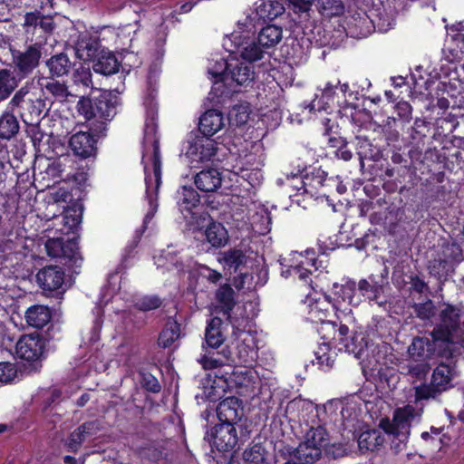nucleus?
Returning <instances> with one entry per match:
<instances>
[{"instance_id": "f257e3e1", "label": "nucleus", "mask_w": 464, "mask_h": 464, "mask_svg": "<svg viewBox=\"0 0 464 464\" xmlns=\"http://www.w3.org/2000/svg\"><path fill=\"white\" fill-rule=\"evenodd\" d=\"M120 98L110 91L96 89L89 96L80 97L76 109L83 116L89 130L105 134L107 125L117 114Z\"/></svg>"}, {"instance_id": "f03ea898", "label": "nucleus", "mask_w": 464, "mask_h": 464, "mask_svg": "<svg viewBox=\"0 0 464 464\" xmlns=\"http://www.w3.org/2000/svg\"><path fill=\"white\" fill-rule=\"evenodd\" d=\"M317 333L323 340L322 343L355 356L361 355L366 346L363 334L351 332L340 319L339 322L327 320L320 323Z\"/></svg>"}, {"instance_id": "7ed1b4c3", "label": "nucleus", "mask_w": 464, "mask_h": 464, "mask_svg": "<svg viewBox=\"0 0 464 464\" xmlns=\"http://www.w3.org/2000/svg\"><path fill=\"white\" fill-rule=\"evenodd\" d=\"M461 325V309L457 305L446 304L444 308L439 314V322L430 333V336L435 341L440 342L446 348L441 350V353L446 359L454 356L455 344L454 338L460 330Z\"/></svg>"}, {"instance_id": "20e7f679", "label": "nucleus", "mask_w": 464, "mask_h": 464, "mask_svg": "<svg viewBox=\"0 0 464 464\" xmlns=\"http://www.w3.org/2000/svg\"><path fill=\"white\" fill-rule=\"evenodd\" d=\"M353 95V92H350L347 82L342 84L340 80H336V82H329L322 90L321 97L318 98V95H316L308 107L310 111H327L334 106L343 109L347 107L356 109L358 105L351 100Z\"/></svg>"}, {"instance_id": "39448f33", "label": "nucleus", "mask_w": 464, "mask_h": 464, "mask_svg": "<svg viewBox=\"0 0 464 464\" xmlns=\"http://www.w3.org/2000/svg\"><path fill=\"white\" fill-rule=\"evenodd\" d=\"M462 258V249L456 242L445 241L437 256L430 261V274L438 279L439 290L442 291L445 282L455 270L456 264Z\"/></svg>"}, {"instance_id": "423d86ee", "label": "nucleus", "mask_w": 464, "mask_h": 464, "mask_svg": "<svg viewBox=\"0 0 464 464\" xmlns=\"http://www.w3.org/2000/svg\"><path fill=\"white\" fill-rule=\"evenodd\" d=\"M44 50V41L27 39L23 50L10 48L14 72L18 80L28 77L40 64Z\"/></svg>"}, {"instance_id": "0eeeda50", "label": "nucleus", "mask_w": 464, "mask_h": 464, "mask_svg": "<svg viewBox=\"0 0 464 464\" xmlns=\"http://www.w3.org/2000/svg\"><path fill=\"white\" fill-rule=\"evenodd\" d=\"M254 79L253 65L231 56L224 87L218 93V102L230 97L235 92H239L238 87H247L253 82Z\"/></svg>"}, {"instance_id": "6e6552de", "label": "nucleus", "mask_w": 464, "mask_h": 464, "mask_svg": "<svg viewBox=\"0 0 464 464\" xmlns=\"http://www.w3.org/2000/svg\"><path fill=\"white\" fill-rule=\"evenodd\" d=\"M296 170L286 172L285 176L287 179H295L297 176L300 177L299 183L301 188H297L298 190H303V193H306L313 196L318 197L319 191L324 184V179L325 178V171L321 167L306 166L297 160L296 165L294 167Z\"/></svg>"}, {"instance_id": "1a4fd4ad", "label": "nucleus", "mask_w": 464, "mask_h": 464, "mask_svg": "<svg viewBox=\"0 0 464 464\" xmlns=\"http://www.w3.org/2000/svg\"><path fill=\"white\" fill-rule=\"evenodd\" d=\"M211 446L212 451L227 453L234 450L239 442L237 426L233 423H218L214 425L205 435Z\"/></svg>"}, {"instance_id": "9d476101", "label": "nucleus", "mask_w": 464, "mask_h": 464, "mask_svg": "<svg viewBox=\"0 0 464 464\" xmlns=\"http://www.w3.org/2000/svg\"><path fill=\"white\" fill-rule=\"evenodd\" d=\"M48 340L42 334L22 335L16 343V355L28 362H39L45 358Z\"/></svg>"}, {"instance_id": "9b49d317", "label": "nucleus", "mask_w": 464, "mask_h": 464, "mask_svg": "<svg viewBox=\"0 0 464 464\" xmlns=\"http://www.w3.org/2000/svg\"><path fill=\"white\" fill-rule=\"evenodd\" d=\"M46 253L52 257H62L70 265H78L82 261L79 251V237L64 240L63 237L48 238L45 242Z\"/></svg>"}, {"instance_id": "f8f14e48", "label": "nucleus", "mask_w": 464, "mask_h": 464, "mask_svg": "<svg viewBox=\"0 0 464 464\" xmlns=\"http://www.w3.org/2000/svg\"><path fill=\"white\" fill-rule=\"evenodd\" d=\"M188 143L186 156L191 164L211 160L218 150L217 142L212 138L193 131L189 134Z\"/></svg>"}, {"instance_id": "ddd939ff", "label": "nucleus", "mask_w": 464, "mask_h": 464, "mask_svg": "<svg viewBox=\"0 0 464 464\" xmlns=\"http://www.w3.org/2000/svg\"><path fill=\"white\" fill-rule=\"evenodd\" d=\"M217 417L221 423H233L240 430L241 438H244L249 432L246 426L238 423L244 416V407L242 400L235 396H229L222 400L216 409Z\"/></svg>"}, {"instance_id": "4468645a", "label": "nucleus", "mask_w": 464, "mask_h": 464, "mask_svg": "<svg viewBox=\"0 0 464 464\" xmlns=\"http://www.w3.org/2000/svg\"><path fill=\"white\" fill-rule=\"evenodd\" d=\"M151 169L144 164L145 184H146V197L152 204L153 199L157 198L160 187L161 185V156L160 150V143L154 140L152 144V155L150 157Z\"/></svg>"}, {"instance_id": "2eb2a0df", "label": "nucleus", "mask_w": 464, "mask_h": 464, "mask_svg": "<svg viewBox=\"0 0 464 464\" xmlns=\"http://www.w3.org/2000/svg\"><path fill=\"white\" fill-rule=\"evenodd\" d=\"M231 49L227 51L231 54H238L242 62L249 63L260 60L263 57V51L256 44L255 40L248 34L234 32L228 38Z\"/></svg>"}, {"instance_id": "dca6fc26", "label": "nucleus", "mask_w": 464, "mask_h": 464, "mask_svg": "<svg viewBox=\"0 0 464 464\" xmlns=\"http://www.w3.org/2000/svg\"><path fill=\"white\" fill-rule=\"evenodd\" d=\"M104 134H96L93 131H78L69 140V148L73 155L81 160L95 158L97 154V141Z\"/></svg>"}, {"instance_id": "f3484780", "label": "nucleus", "mask_w": 464, "mask_h": 464, "mask_svg": "<svg viewBox=\"0 0 464 464\" xmlns=\"http://www.w3.org/2000/svg\"><path fill=\"white\" fill-rule=\"evenodd\" d=\"M319 253L314 248H307L304 252H295L293 254L289 268L298 276V277L306 281L313 271L318 269Z\"/></svg>"}, {"instance_id": "a211bd4d", "label": "nucleus", "mask_w": 464, "mask_h": 464, "mask_svg": "<svg viewBox=\"0 0 464 464\" xmlns=\"http://www.w3.org/2000/svg\"><path fill=\"white\" fill-rule=\"evenodd\" d=\"M346 310H349V314L352 312V309L347 307L342 309L336 302L333 301L332 295L324 294L322 298L316 299L309 305L308 315L311 321L322 323L327 321L328 316L334 311L339 320L338 313L345 314Z\"/></svg>"}, {"instance_id": "6ab92c4d", "label": "nucleus", "mask_w": 464, "mask_h": 464, "mask_svg": "<svg viewBox=\"0 0 464 464\" xmlns=\"http://www.w3.org/2000/svg\"><path fill=\"white\" fill-rule=\"evenodd\" d=\"M65 273L59 266H46L36 274V281L44 291L53 292L62 288Z\"/></svg>"}, {"instance_id": "aec40b11", "label": "nucleus", "mask_w": 464, "mask_h": 464, "mask_svg": "<svg viewBox=\"0 0 464 464\" xmlns=\"http://www.w3.org/2000/svg\"><path fill=\"white\" fill-rule=\"evenodd\" d=\"M177 205L184 218H197L196 212L200 202L199 194L191 186H182L177 190Z\"/></svg>"}, {"instance_id": "412c9836", "label": "nucleus", "mask_w": 464, "mask_h": 464, "mask_svg": "<svg viewBox=\"0 0 464 464\" xmlns=\"http://www.w3.org/2000/svg\"><path fill=\"white\" fill-rule=\"evenodd\" d=\"M443 348H446V345H442L440 342L435 341L432 337H414L409 347V353L411 356L420 358H431L432 356L445 358L440 354Z\"/></svg>"}, {"instance_id": "4be33fe9", "label": "nucleus", "mask_w": 464, "mask_h": 464, "mask_svg": "<svg viewBox=\"0 0 464 464\" xmlns=\"http://www.w3.org/2000/svg\"><path fill=\"white\" fill-rule=\"evenodd\" d=\"M435 136V130L431 121L426 119L416 118L410 131L411 143L420 150L425 145H430Z\"/></svg>"}, {"instance_id": "5701e85b", "label": "nucleus", "mask_w": 464, "mask_h": 464, "mask_svg": "<svg viewBox=\"0 0 464 464\" xmlns=\"http://www.w3.org/2000/svg\"><path fill=\"white\" fill-rule=\"evenodd\" d=\"M226 324L218 316L211 318L205 329L204 345L211 349H218L226 341V330L227 328Z\"/></svg>"}, {"instance_id": "b1692460", "label": "nucleus", "mask_w": 464, "mask_h": 464, "mask_svg": "<svg viewBox=\"0 0 464 464\" xmlns=\"http://www.w3.org/2000/svg\"><path fill=\"white\" fill-rule=\"evenodd\" d=\"M332 294L333 301L336 302L340 307H342L343 303L357 306L362 301L360 295L357 294L356 283L353 280H347L343 284L334 283Z\"/></svg>"}, {"instance_id": "393cba45", "label": "nucleus", "mask_w": 464, "mask_h": 464, "mask_svg": "<svg viewBox=\"0 0 464 464\" xmlns=\"http://www.w3.org/2000/svg\"><path fill=\"white\" fill-rule=\"evenodd\" d=\"M202 349L204 353L200 354L198 362L206 371L218 369L225 365L231 357V352L227 347L218 351V349L208 348L202 343Z\"/></svg>"}, {"instance_id": "a878e982", "label": "nucleus", "mask_w": 464, "mask_h": 464, "mask_svg": "<svg viewBox=\"0 0 464 464\" xmlns=\"http://www.w3.org/2000/svg\"><path fill=\"white\" fill-rule=\"evenodd\" d=\"M194 183L200 191L215 192L221 187L222 173L218 168H205L196 174Z\"/></svg>"}, {"instance_id": "bb28decb", "label": "nucleus", "mask_w": 464, "mask_h": 464, "mask_svg": "<svg viewBox=\"0 0 464 464\" xmlns=\"http://www.w3.org/2000/svg\"><path fill=\"white\" fill-rule=\"evenodd\" d=\"M284 0H262L256 8L257 24H265L275 20L285 11Z\"/></svg>"}, {"instance_id": "cd10ccee", "label": "nucleus", "mask_w": 464, "mask_h": 464, "mask_svg": "<svg viewBox=\"0 0 464 464\" xmlns=\"http://www.w3.org/2000/svg\"><path fill=\"white\" fill-rule=\"evenodd\" d=\"M223 120V114L218 110H208L199 118L198 130L196 133L212 138L224 126Z\"/></svg>"}, {"instance_id": "c85d7f7f", "label": "nucleus", "mask_w": 464, "mask_h": 464, "mask_svg": "<svg viewBox=\"0 0 464 464\" xmlns=\"http://www.w3.org/2000/svg\"><path fill=\"white\" fill-rule=\"evenodd\" d=\"M215 300L217 303V310L229 320L231 312L237 304L236 293L232 285L228 283L220 285L215 292Z\"/></svg>"}, {"instance_id": "c756f323", "label": "nucleus", "mask_w": 464, "mask_h": 464, "mask_svg": "<svg viewBox=\"0 0 464 464\" xmlns=\"http://www.w3.org/2000/svg\"><path fill=\"white\" fill-rule=\"evenodd\" d=\"M230 58L224 59L219 58L218 60L212 61L208 68V72L211 75L213 86L211 88V93L218 99V93L224 87L225 78L228 72V64Z\"/></svg>"}, {"instance_id": "7c9ffc66", "label": "nucleus", "mask_w": 464, "mask_h": 464, "mask_svg": "<svg viewBox=\"0 0 464 464\" xmlns=\"http://www.w3.org/2000/svg\"><path fill=\"white\" fill-rule=\"evenodd\" d=\"M101 44L98 39L91 36H83L80 38L75 46V54L77 58L86 62L96 61L101 53Z\"/></svg>"}, {"instance_id": "2f4dec72", "label": "nucleus", "mask_w": 464, "mask_h": 464, "mask_svg": "<svg viewBox=\"0 0 464 464\" xmlns=\"http://www.w3.org/2000/svg\"><path fill=\"white\" fill-rule=\"evenodd\" d=\"M49 77L53 80L69 74L72 70V63L64 53H59L52 55L46 62Z\"/></svg>"}, {"instance_id": "473e14b6", "label": "nucleus", "mask_w": 464, "mask_h": 464, "mask_svg": "<svg viewBox=\"0 0 464 464\" xmlns=\"http://www.w3.org/2000/svg\"><path fill=\"white\" fill-rule=\"evenodd\" d=\"M44 109V101L36 97L35 94L28 95V101L24 102V106L19 113L25 123H34L39 122Z\"/></svg>"}, {"instance_id": "72a5a7b5", "label": "nucleus", "mask_w": 464, "mask_h": 464, "mask_svg": "<svg viewBox=\"0 0 464 464\" xmlns=\"http://www.w3.org/2000/svg\"><path fill=\"white\" fill-rule=\"evenodd\" d=\"M314 411H315V417H317V405L309 400L303 399L301 396L291 400L285 407L286 415H291L303 420H308V415Z\"/></svg>"}, {"instance_id": "f704fd0d", "label": "nucleus", "mask_w": 464, "mask_h": 464, "mask_svg": "<svg viewBox=\"0 0 464 464\" xmlns=\"http://www.w3.org/2000/svg\"><path fill=\"white\" fill-rule=\"evenodd\" d=\"M83 205L80 202H73L64 208L63 213V227L61 230L65 233H74L80 227L82 219Z\"/></svg>"}, {"instance_id": "c9c22d12", "label": "nucleus", "mask_w": 464, "mask_h": 464, "mask_svg": "<svg viewBox=\"0 0 464 464\" xmlns=\"http://www.w3.org/2000/svg\"><path fill=\"white\" fill-rule=\"evenodd\" d=\"M24 318L28 325L42 329L50 323L52 312L46 305L34 304L26 310Z\"/></svg>"}, {"instance_id": "e433bc0d", "label": "nucleus", "mask_w": 464, "mask_h": 464, "mask_svg": "<svg viewBox=\"0 0 464 464\" xmlns=\"http://www.w3.org/2000/svg\"><path fill=\"white\" fill-rule=\"evenodd\" d=\"M355 140L356 154L359 157L362 167L364 166V160L378 161L382 158V153L380 148L373 145L368 138L356 136Z\"/></svg>"}, {"instance_id": "4c0bfd02", "label": "nucleus", "mask_w": 464, "mask_h": 464, "mask_svg": "<svg viewBox=\"0 0 464 464\" xmlns=\"http://www.w3.org/2000/svg\"><path fill=\"white\" fill-rule=\"evenodd\" d=\"M121 63L111 52L101 51L100 55L94 61L92 69L95 72L103 75H111L119 72Z\"/></svg>"}, {"instance_id": "58836bf2", "label": "nucleus", "mask_w": 464, "mask_h": 464, "mask_svg": "<svg viewBox=\"0 0 464 464\" xmlns=\"http://www.w3.org/2000/svg\"><path fill=\"white\" fill-rule=\"evenodd\" d=\"M95 428L96 421H86L74 430L67 440L69 451L76 453L86 438L92 435Z\"/></svg>"}, {"instance_id": "ea45409f", "label": "nucleus", "mask_w": 464, "mask_h": 464, "mask_svg": "<svg viewBox=\"0 0 464 464\" xmlns=\"http://www.w3.org/2000/svg\"><path fill=\"white\" fill-rule=\"evenodd\" d=\"M205 236L207 242L214 248H220L228 242L227 230L220 222L211 221L206 230Z\"/></svg>"}, {"instance_id": "a19ab883", "label": "nucleus", "mask_w": 464, "mask_h": 464, "mask_svg": "<svg viewBox=\"0 0 464 464\" xmlns=\"http://www.w3.org/2000/svg\"><path fill=\"white\" fill-rule=\"evenodd\" d=\"M181 324L175 318H169L160 331L158 344L162 348L170 347L180 337Z\"/></svg>"}, {"instance_id": "79ce46f5", "label": "nucleus", "mask_w": 464, "mask_h": 464, "mask_svg": "<svg viewBox=\"0 0 464 464\" xmlns=\"http://www.w3.org/2000/svg\"><path fill=\"white\" fill-rule=\"evenodd\" d=\"M458 119L464 122V90L451 101V111L448 116L439 119V122L450 123V132H452L459 124Z\"/></svg>"}, {"instance_id": "37998d69", "label": "nucleus", "mask_w": 464, "mask_h": 464, "mask_svg": "<svg viewBox=\"0 0 464 464\" xmlns=\"http://www.w3.org/2000/svg\"><path fill=\"white\" fill-rule=\"evenodd\" d=\"M137 454L141 459L157 462L167 457L166 448L162 442L150 441L144 443L137 450Z\"/></svg>"}, {"instance_id": "c03bdc74", "label": "nucleus", "mask_w": 464, "mask_h": 464, "mask_svg": "<svg viewBox=\"0 0 464 464\" xmlns=\"http://www.w3.org/2000/svg\"><path fill=\"white\" fill-rule=\"evenodd\" d=\"M136 33L137 29L133 24H130L120 26L117 29L114 44L116 51L120 54H122L123 52L131 48L132 41Z\"/></svg>"}, {"instance_id": "a18cd8bd", "label": "nucleus", "mask_w": 464, "mask_h": 464, "mask_svg": "<svg viewBox=\"0 0 464 464\" xmlns=\"http://www.w3.org/2000/svg\"><path fill=\"white\" fill-rule=\"evenodd\" d=\"M251 107L247 102H242L233 105L227 115L230 126L242 127L246 125L250 118Z\"/></svg>"}, {"instance_id": "49530a36", "label": "nucleus", "mask_w": 464, "mask_h": 464, "mask_svg": "<svg viewBox=\"0 0 464 464\" xmlns=\"http://www.w3.org/2000/svg\"><path fill=\"white\" fill-rule=\"evenodd\" d=\"M415 408L411 405H406L402 408H397L393 412V420L401 432V436L406 438L410 432L411 421L415 417Z\"/></svg>"}, {"instance_id": "de8ad7c7", "label": "nucleus", "mask_w": 464, "mask_h": 464, "mask_svg": "<svg viewBox=\"0 0 464 464\" xmlns=\"http://www.w3.org/2000/svg\"><path fill=\"white\" fill-rule=\"evenodd\" d=\"M261 25L262 28L257 36L258 44L266 48L276 45L282 38V28L270 23Z\"/></svg>"}, {"instance_id": "09e8293b", "label": "nucleus", "mask_w": 464, "mask_h": 464, "mask_svg": "<svg viewBox=\"0 0 464 464\" xmlns=\"http://www.w3.org/2000/svg\"><path fill=\"white\" fill-rule=\"evenodd\" d=\"M452 377L453 368L450 364L441 362L433 370L430 382L440 392H444L449 388Z\"/></svg>"}, {"instance_id": "8fccbe9b", "label": "nucleus", "mask_w": 464, "mask_h": 464, "mask_svg": "<svg viewBox=\"0 0 464 464\" xmlns=\"http://www.w3.org/2000/svg\"><path fill=\"white\" fill-rule=\"evenodd\" d=\"M19 129V121L13 113L5 111L0 116V139L2 140H10L18 133Z\"/></svg>"}, {"instance_id": "3c124183", "label": "nucleus", "mask_w": 464, "mask_h": 464, "mask_svg": "<svg viewBox=\"0 0 464 464\" xmlns=\"http://www.w3.org/2000/svg\"><path fill=\"white\" fill-rule=\"evenodd\" d=\"M384 442V437L377 430H368L360 434L358 446L362 450L374 451Z\"/></svg>"}, {"instance_id": "603ef678", "label": "nucleus", "mask_w": 464, "mask_h": 464, "mask_svg": "<svg viewBox=\"0 0 464 464\" xmlns=\"http://www.w3.org/2000/svg\"><path fill=\"white\" fill-rule=\"evenodd\" d=\"M334 347L330 344L320 343L317 350L314 351L315 361H312L314 364L316 363L323 371H329L335 361L336 353L332 352Z\"/></svg>"}, {"instance_id": "864d4df0", "label": "nucleus", "mask_w": 464, "mask_h": 464, "mask_svg": "<svg viewBox=\"0 0 464 464\" xmlns=\"http://www.w3.org/2000/svg\"><path fill=\"white\" fill-rule=\"evenodd\" d=\"M246 263V256L240 249H230L224 254V267L229 271V274H236L240 271V267Z\"/></svg>"}, {"instance_id": "5fc2aeb1", "label": "nucleus", "mask_w": 464, "mask_h": 464, "mask_svg": "<svg viewBox=\"0 0 464 464\" xmlns=\"http://www.w3.org/2000/svg\"><path fill=\"white\" fill-rule=\"evenodd\" d=\"M395 116L388 117L387 125L392 127V123L394 127H397V122L400 121L401 124L409 123L412 119V107L410 102L405 101H400L394 105Z\"/></svg>"}, {"instance_id": "6e6d98bb", "label": "nucleus", "mask_w": 464, "mask_h": 464, "mask_svg": "<svg viewBox=\"0 0 464 464\" xmlns=\"http://www.w3.org/2000/svg\"><path fill=\"white\" fill-rule=\"evenodd\" d=\"M346 186L343 183L339 176L329 177L328 173L325 172L324 184L319 191L318 197H324L328 198L334 192L339 195H343L346 192Z\"/></svg>"}, {"instance_id": "4d7b16f0", "label": "nucleus", "mask_w": 464, "mask_h": 464, "mask_svg": "<svg viewBox=\"0 0 464 464\" xmlns=\"http://www.w3.org/2000/svg\"><path fill=\"white\" fill-rule=\"evenodd\" d=\"M314 5L326 17L339 16L344 12L343 0H314Z\"/></svg>"}, {"instance_id": "13d9d810", "label": "nucleus", "mask_w": 464, "mask_h": 464, "mask_svg": "<svg viewBox=\"0 0 464 464\" xmlns=\"http://www.w3.org/2000/svg\"><path fill=\"white\" fill-rule=\"evenodd\" d=\"M54 29V22L53 17L42 15L38 20L37 25L34 30H32L34 41H44L46 44L48 37L53 34Z\"/></svg>"}, {"instance_id": "bf43d9fd", "label": "nucleus", "mask_w": 464, "mask_h": 464, "mask_svg": "<svg viewBox=\"0 0 464 464\" xmlns=\"http://www.w3.org/2000/svg\"><path fill=\"white\" fill-rule=\"evenodd\" d=\"M17 85L18 80L14 72L7 69L0 70V101L7 98Z\"/></svg>"}, {"instance_id": "052dcab7", "label": "nucleus", "mask_w": 464, "mask_h": 464, "mask_svg": "<svg viewBox=\"0 0 464 464\" xmlns=\"http://www.w3.org/2000/svg\"><path fill=\"white\" fill-rule=\"evenodd\" d=\"M357 291L360 296H363L369 301H377L382 292V286L376 281L370 283L366 279H361L358 283Z\"/></svg>"}, {"instance_id": "680f3d73", "label": "nucleus", "mask_w": 464, "mask_h": 464, "mask_svg": "<svg viewBox=\"0 0 464 464\" xmlns=\"http://www.w3.org/2000/svg\"><path fill=\"white\" fill-rule=\"evenodd\" d=\"M447 41L455 44L457 50L464 53V22L447 27Z\"/></svg>"}, {"instance_id": "e2e57ef3", "label": "nucleus", "mask_w": 464, "mask_h": 464, "mask_svg": "<svg viewBox=\"0 0 464 464\" xmlns=\"http://www.w3.org/2000/svg\"><path fill=\"white\" fill-rule=\"evenodd\" d=\"M252 226L261 235L268 233L271 229L272 218L267 208L257 211L252 217Z\"/></svg>"}, {"instance_id": "0e129e2a", "label": "nucleus", "mask_w": 464, "mask_h": 464, "mask_svg": "<svg viewBox=\"0 0 464 464\" xmlns=\"http://www.w3.org/2000/svg\"><path fill=\"white\" fill-rule=\"evenodd\" d=\"M463 84L460 82H450L447 80H440L436 86V94L447 95L451 101L463 92Z\"/></svg>"}, {"instance_id": "69168bd1", "label": "nucleus", "mask_w": 464, "mask_h": 464, "mask_svg": "<svg viewBox=\"0 0 464 464\" xmlns=\"http://www.w3.org/2000/svg\"><path fill=\"white\" fill-rule=\"evenodd\" d=\"M415 391V401H426L429 399H436L442 392L437 387L433 386V383H421L414 388Z\"/></svg>"}, {"instance_id": "338daca9", "label": "nucleus", "mask_w": 464, "mask_h": 464, "mask_svg": "<svg viewBox=\"0 0 464 464\" xmlns=\"http://www.w3.org/2000/svg\"><path fill=\"white\" fill-rule=\"evenodd\" d=\"M265 449L260 444H255L243 453V459L247 464H263L265 460Z\"/></svg>"}, {"instance_id": "774afa93", "label": "nucleus", "mask_w": 464, "mask_h": 464, "mask_svg": "<svg viewBox=\"0 0 464 464\" xmlns=\"http://www.w3.org/2000/svg\"><path fill=\"white\" fill-rule=\"evenodd\" d=\"M161 305L162 299L157 295H144L135 303V307L141 312L156 310Z\"/></svg>"}]
</instances>
